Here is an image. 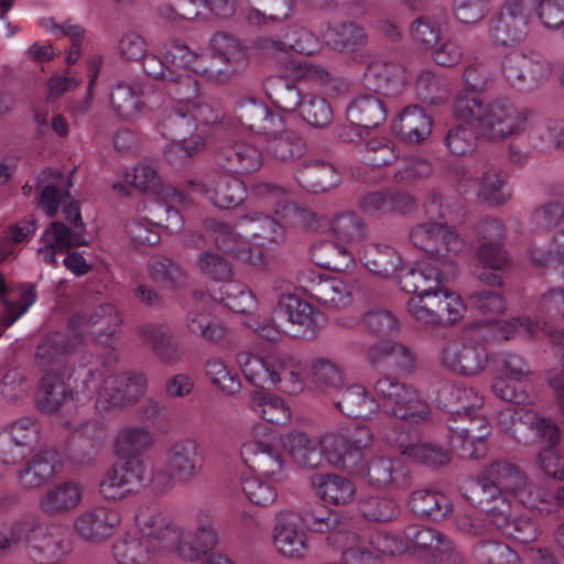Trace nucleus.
<instances>
[{
    "label": "nucleus",
    "mask_w": 564,
    "mask_h": 564,
    "mask_svg": "<svg viewBox=\"0 0 564 564\" xmlns=\"http://www.w3.org/2000/svg\"><path fill=\"white\" fill-rule=\"evenodd\" d=\"M457 120L476 124L481 134L494 141L518 137L525 131L528 112L510 100L496 98L485 102L471 90L458 91L454 101Z\"/></svg>",
    "instance_id": "nucleus-1"
},
{
    "label": "nucleus",
    "mask_w": 564,
    "mask_h": 564,
    "mask_svg": "<svg viewBox=\"0 0 564 564\" xmlns=\"http://www.w3.org/2000/svg\"><path fill=\"white\" fill-rule=\"evenodd\" d=\"M424 208L429 221L417 224L410 230L412 245L426 252L430 260H455L465 242L452 230L449 224L459 220L460 206L452 204L446 197L434 192L426 198Z\"/></svg>",
    "instance_id": "nucleus-2"
},
{
    "label": "nucleus",
    "mask_w": 564,
    "mask_h": 564,
    "mask_svg": "<svg viewBox=\"0 0 564 564\" xmlns=\"http://www.w3.org/2000/svg\"><path fill=\"white\" fill-rule=\"evenodd\" d=\"M498 423L520 443H528V431L534 436L545 440L549 445L538 455L540 468L553 479L564 481V456L556 448L560 442V429L536 412L525 410L524 408L509 406L502 410L498 415Z\"/></svg>",
    "instance_id": "nucleus-3"
},
{
    "label": "nucleus",
    "mask_w": 564,
    "mask_h": 564,
    "mask_svg": "<svg viewBox=\"0 0 564 564\" xmlns=\"http://www.w3.org/2000/svg\"><path fill=\"white\" fill-rule=\"evenodd\" d=\"M237 362L245 379L256 387L270 386L283 393L299 394L305 388L302 361L290 354L262 358L250 352H239Z\"/></svg>",
    "instance_id": "nucleus-4"
},
{
    "label": "nucleus",
    "mask_w": 564,
    "mask_h": 564,
    "mask_svg": "<svg viewBox=\"0 0 564 564\" xmlns=\"http://www.w3.org/2000/svg\"><path fill=\"white\" fill-rule=\"evenodd\" d=\"M253 193L274 207L278 219L261 213H249L238 219L239 230L252 238H262L272 242L282 241L283 227L302 220L305 210L290 202L285 191L280 186L260 183L253 187Z\"/></svg>",
    "instance_id": "nucleus-5"
},
{
    "label": "nucleus",
    "mask_w": 564,
    "mask_h": 564,
    "mask_svg": "<svg viewBox=\"0 0 564 564\" xmlns=\"http://www.w3.org/2000/svg\"><path fill=\"white\" fill-rule=\"evenodd\" d=\"M106 371L89 369L84 379L87 390L97 392L95 409L99 414L134 404L145 393L147 378L143 373L135 371L108 375L102 380V386L98 388Z\"/></svg>",
    "instance_id": "nucleus-6"
},
{
    "label": "nucleus",
    "mask_w": 564,
    "mask_h": 564,
    "mask_svg": "<svg viewBox=\"0 0 564 564\" xmlns=\"http://www.w3.org/2000/svg\"><path fill=\"white\" fill-rule=\"evenodd\" d=\"M375 391L388 415L412 423L430 419L429 403L412 386L384 376L375 383Z\"/></svg>",
    "instance_id": "nucleus-7"
},
{
    "label": "nucleus",
    "mask_w": 564,
    "mask_h": 564,
    "mask_svg": "<svg viewBox=\"0 0 564 564\" xmlns=\"http://www.w3.org/2000/svg\"><path fill=\"white\" fill-rule=\"evenodd\" d=\"M375 391L388 415L412 423L430 419L429 403L412 386L384 376L375 383Z\"/></svg>",
    "instance_id": "nucleus-8"
},
{
    "label": "nucleus",
    "mask_w": 564,
    "mask_h": 564,
    "mask_svg": "<svg viewBox=\"0 0 564 564\" xmlns=\"http://www.w3.org/2000/svg\"><path fill=\"white\" fill-rule=\"evenodd\" d=\"M111 109L123 120H134L159 109L163 93L153 84L140 78L118 80L109 95Z\"/></svg>",
    "instance_id": "nucleus-9"
},
{
    "label": "nucleus",
    "mask_w": 564,
    "mask_h": 564,
    "mask_svg": "<svg viewBox=\"0 0 564 564\" xmlns=\"http://www.w3.org/2000/svg\"><path fill=\"white\" fill-rule=\"evenodd\" d=\"M274 440L268 426L254 425L250 438L240 447V457L251 470L279 482L283 480L284 458Z\"/></svg>",
    "instance_id": "nucleus-10"
},
{
    "label": "nucleus",
    "mask_w": 564,
    "mask_h": 564,
    "mask_svg": "<svg viewBox=\"0 0 564 564\" xmlns=\"http://www.w3.org/2000/svg\"><path fill=\"white\" fill-rule=\"evenodd\" d=\"M409 314L424 325L455 323L463 317L466 306L462 297L442 285L436 290L411 296L406 303Z\"/></svg>",
    "instance_id": "nucleus-11"
},
{
    "label": "nucleus",
    "mask_w": 564,
    "mask_h": 564,
    "mask_svg": "<svg viewBox=\"0 0 564 564\" xmlns=\"http://www.w3.org/2000/svg\"><path fill=\"white\" fill-rule=\"evenodd\" d=\"M497 373L492 379L491 390L494 394L517 405L530 402V395L525 391V383L533 373L530 364L514 352H501L495 359Z\"/></svg>",
    "instance_id": "nucleus-12"
},
{
    "label": "nucleus",
    "mask_w": 564,
    "mask_h": 564,
    "mask_svg": "<svg viewBox=\"0 0 564 564\" xmlns=\"http://www.w3.org/2000/svg\"><path fill=\"white\" fill-rule=\"evenodd\" d=\"M121 323L119 310L113 304L105 303L89 313L74 314L69 318L68 328L75 334L76 343L84 344L91 338L97 344L110 346Z\"/></svg>",
    "instance_id": "nucleus-13"
},
{
    "label": "nucleus",
    "mask_w": 564,
    "mask_h": 564,
    "mask_svg": "<svg viewBox=\"0 0 564 564\" xmlns=\"http://www.w3.org/2000/svg\"><path fill=\"white\" fill-rule=\"evenodd\" d=\"M529 0H503L490 18L488 36L498 46H512L528 34L532 17Z\"/></svg>",
    "instance_id": "nucleus-14"
},
{
    "label": "nucleus",
    "mask_w": 564,
    "mask_h": 564,
    "mask_svg": "<svg viewBox=\"0 0 564 564\" xmlns=\"http://www.w3.org/2000/svg\"><path fill=\"white\" fill-rule=\"evenodd\" d=\"M23 543L33 550L42 563L62 560L70 551V542L62 527L39 517H30L22 521Z\"/></svg>",
    "instance_id": "nucleus-15"
},
{
    "label": "nucleus",
    "mask_w": 564,
    "mask_h": 564,
    "mask_svg": "<svg viewBox=\"0 0 564 564\" xmlns=\"http://www.w3.org/2000/svg\"><path fill=\"white\" fill-rule=\"evenodd\" d=\"M438 361L443 368L455 375L476 377L486 370L489 358L482 344L459 336L441 345Z\"/></svg>",
    "instance_id": "nucleus-16"
},
{
    "label": "nucleus",
    "mask_w": 564,
    "mask_h": 564,
    "mask_svg": "<svg viewBox=\"0 0 564 564\" xmlns=\"http://www.w3.org/2000/svg\"><path fill=\"white\" fill-rule=\"evenodd\" d=\"M228 223L217 219H207L205 221V230L215 246L236 258L237 260L252 265L262 271H269V260L264 257L259 247L250 246L245 231H238Z\"/></svg>",
    "instance_id": "nucleus-17"
},
{
    "label": "nucleus",
    "mask_w": 564,
    "mask_h": 564,
    "mask_svg": "<svg viewBox=\"0 0 564 564\" xmlns=\"http://www.w3.org/2000/svg\"><path fill=\"white\" fill-rule=\"evenodd\" d=\"M281 283L286 284V293L280 295L278 304L272 311L274 325L291 337L313 335L318 312L307 302L290 293V282L282 281Z\"/></svg>",
    "instance_id": "nucleus-18"
},
{
    "label": "nucleus",
    "mask_w": 564,
    "mask_h": 564,
    "mask_svg": "<svg viewBox=\"0 0 564 564\" xmlns=\"http://www.w3.org/2000/svg\"><path fill=\"white\" fill-rule=\"evenodd\" d=\"M455 274V260L433 261L426 259L412 268H399L397 279L403 292L419 296L424 292L436 290Z\"/></svg>",
    "instance_id": "nucleus-19"
},
{
    "label": "nucleus",
    "mask_w": 564,
    "mask_h": 564,
    "mask_svg": "<svg viewBox=\"0 0 564 564\" xmlns=\"http://www.w3.org/2000/svg\"><path fill=\"white\" fill-rule=\"evenodd\" d=\"M149 485L148 468L141 459H128L111 466L99 482V492L106 500L118 501Z\"/></svg>",
    "instance_id": "nucleus-20"
},
{
    "label": "nucleus",
    "mask_w": 564,
    "mask_h": 564,
    "mask_svg": "<svg viewBox=\"0 0 564 564\" xmlns=\"http://www.w3.org/2000/svg\"><path fill=\"white\" fill-rule=\"evenodd\" d=\"M175 533L176 538H171L163 550L173 551L183 561H199L217 544V532L208 512L198 514L196 530H186L177 525Z\"/></svg>",
    "instance_id": "nucleus-21"
},
{
    "label": "nucleus",
    "mask_w": 564,
    "mask_h": 564,
    "mask_svg": "<svg viewBox=\"0 0 564 564\" xmlns=\"http://www.w3.org/2000/svg\"><path fill=\"white\" fill-rule=\"evenodd\" d=\"M384 441L394 446L403 456L415 463L430 467H440L449 462L448 453L441 446L423 442L416 434L403 426H394L380 431Z\"/></svg>",
    "instance_id": "nucleus-22"
},
{
    "label": "nucleus",
    "mask_w": 564,
    "mask_h": 564,
    "mask_svg": "<svg viewBox=\"0 0 564 564\" xmlns=\"http://www.w3.org/2000/svg\"><path fill=\"white\" fill-rule=\"evenodd\" d=\"M406 551H427L447 564H464V557L453 542L433 528L411 524L403 531Z\"/></svg>",
    "instance_id": "nucleus-23"
},
{
    "label": "nucleus",
    "mask_w": 564,
    "mask_h": 564,
    "mask_svg": "<svg viewBox=\"0 0 564 564\" xmlns=\"http://www.w3.org/2000/svg\"><path fill=\"white\" fill-rule=\"evenodd\" d=\"M479 246L476 250V259L482 269L505 271L510 265V259L503 249L506 228L501 220L496 218L485 219L477 228Z\"/></svg>",
    "instance_id": "nucleus-24"
},
{
    "label": "nucleus",
    "mask_w": 564,
    "mask_h": 564,
    "mask_svg": "<svg viewBox=\"0 0 564 564\" xmlns=\"http://www.w3.org/2000/svg\"><path fill=\"white\" fill-rule=\"evenodd\" d=\"M121 523L118 509L99 505L82 511L74 521L76 533L89 542H101L112 536Z\"/></svg>",
    "instance_id": "nucleus-25"
},
{
    "label": "nucleus",
    "mask_w": 564,
    "mask_h": 564,
    "mask_svg": "<svg viewBox=\"0 0 564 564\" xmlns=\"http://www.w3.org/2000/svg\"><path fill=\"white\" fill-rule=\"evenodd\" d=\"M193 193L206 196L218 208H230L239 205L246 194L243 183L228 174H210L203 181H191Z\"/></svg>",
    "instance_id": "nucleus-26"
},
{
    "label": "nucleus",
    "mask_w": 564,
    "mask_h": 564,
    "mask_svg": "<svg viewBox=\"0 0 564 564\" xmlns=\"http://www.w3.org/2000/svg\"><path fill=\"white\" fill-rule=\"evenodd\" d=\"M165 464L176 476L177 482H191L204 468V454L199 443L192 437L174 442L166 452Z\"/></svg>",
    "instance_id": "nucleus-27"
},
{
    "label": "nucleus",
    "mask_w": 564,
    "mask_h": 564,
    "mask_svg": "<svg viewBox=\"0 0 564 564\" xmlns=\"http://www.w3.org/2000/svg\"><path fill=\"white\" fill-rule=\"evenodd\" d=\"M356 474L377 489H401L410 484L409 468L399 459L387 456L372 457L366 466L360 464Z\"/></svg>",
    "instance_id": "nucleus-28"
},
{
    "label": "nucleus",
    "mask_w": 564,
    "mask_h": 564,
    "mask_svg": "<svg viewBox=\"0 0 564 564\" xmlns=\"http://www.w3.org/2000/svg\"><path fill=\"white\" fill-rule=\"evenodd\" d=\"M436 402L441 409L449 413V423L458 416H468L470 411L481 409L484 397L474 388L456 381H442L436 391Z\"/></svg>",
    "instance_id": "nucleus-29"
},
{
    "label": "nucleus",
    "mask_w": 564,
    "mask_h": 564,
    "mask_svg": "<svg viewBox=\"0 0 564 564\" xmlns=\"http://www.w3.org/2000/svg\"><path fill=\"white\" fill-rule=\"evenodd\" d=\"M324 460L332 467L358 473L364 460V453L354 446L348 433L344 431H330L321 438Z\"/></svg>",
    "instance_id": "nucleus-30"
},
{
    "label": "nucleus",
    "mask_w": 564,
    "mask_h": 564,
    "mask_svg": "<svg viewBox=\"0 0 564 564\" xmlns=\"http://www.w3.org/2000/svg\"><path fill=\"white\" fill-rule=\"evenodd\" d=\"M134 520L137 533L158 549L163 550L171 538H176L177 525L154 502L139 506Z\"/></svg>",
    "instance_id": "nucleus-31"
},
{
    "label": "nucleus",
    "mask_w": 564,
    "mask_h": 564,
    "mask_svg": "<svg viewBox=\"0 0 564 564\" xmlns=\"http://www.w3.org/2000/svg\"><path fill=\"white\" fill-rule=\"evenodd\" d=\"M215 159L220 166L231 173L249 174L261 167L263 152L251 141L234 140L219 147Z\"/></svg>",
    "instance_id": "nucleus-32"
},
{
    "label": "nucleus",
    "mask_w": 564,
    "mask_h": 564,
    "mask_svg": "<svg viewBox=\"0 0 564 564\" xmlns=\"http://www.w3.org/2000/svg\"><path fill=\"white\" fill-rule=\"evenodd\" d=\"M84 497L83 486L74 479L48 486L37 499L39 510L48 517L65 516L75 510Z\"/></svg>",
    "instance_id": "nucleus-33"
},
{
    "label": "nucleus",
    "mask_w": 564,
    "mask_h": 564,
    "mask_svg": "<svg viewBox=\"0 0 564 564\" xmlns=\"http://www.w3.org/2000/svg\"><path fill=\"white\" fill-rule=\"evenodd\" d=\"M479 427L448 424L452 449L464 459H478L488 451L487 437L491 429L487 419H478Z\"/></svg>",
    "instance_id": "nucleus-34"
},
{
    "label": "nucleus",
    "mask_w": 564,
    "mask_h": 564,
    "mask_svg": "<svg viewBox=\"0 0 564 564\" xmlns=\"http://www.w3.org/2000/svg\"><path fill=\"white\" fill-rule=\"evenodd\" d=\"M43 246L37 254L47 264L56 265L57 253H68L76 247L86 246L87 241L83 230L67 227L65 224L54 221L42 235Z\"/></svg>",
    "instance_id": "nucleus-35"
},
{
    "label": "nucleus",
    "mask_w": 564,
    "mask_h": 564,
    "mask_svg": "<svg viewBox=\"0 0 564 564\" xmlns=\"http://www.w3.org/2000/svg\"><path fill=\"white\" fill-rule=\"evenodd\" d=\"M61 457L52 448L41 449L29 458L18 470L17 478L24 489H37L58 473Z\"/></svg>",
    "instance_id": "nucleus-36"
},
{
    "label": "nucleus",
    "mask_w": 564,
    "mask_h": 564,
    "mask_svg": "<svg viewBox=\"0 0 564 564\" xmlns=\"http://www.w3.org/2000/svg\"><path fill=\"white\" fill-rule=\"evenodd\" d=\"M236 118L248 130L263 135L281 132L285 126L282 116L272 112L264 104L254 99L239 101Z\"/></svg>",
    "instance_id": "nucleus-37"
},
{
    "label": "nucleus",
    "mask_w": 564,
    "mask_h": 564,
    "mask_svg": "<svg viewBox=\"0 0 564 564\" xmlns=\"http://www.w3.org/2000/svg\"><path fill=\"white\" fill-rule=\"evenodd\" d=\"M508 495L491 482L479 484L475 480L469 499L478 505L496 528H499L513 514Z\"/></svg>",
    "instance_id": "nucleus-38"
},
{
    "label": "nucleus",
    "mask_w": 564,
    "mask_h": 564,
    "mask_svg": "<svg viewBox=\"0 0 564 564\" xmlns=\"http://www.w3.org/2000/svg\"><path fill=\"white\" fill-rule=\"evenodd\" d=\"M161 55L171 68H188L209 79L219 80L223 72L215 69L208 64L212 58L209 55H198L180 41L172 40L165 43L161 50Z\"/></svg>",
    "instance_id": "nucleus-39"
},
{
    "label": "nucleus",
    "mask_w": 564,
    "mask_h": 564,
    "mask_svg": "<svg viewBox=\"0 0 564 564\" xmlns=\"http://www.w3.org/2000/svg\"><path fill=\"white\" fill-rule=\"evenodd\" d=\"M73 400L74 392L66 384L63 375L55 371L46 372L35 395V404L39 411L53 414Z\"/></svg>",
    "instance_id": "nucleus-40"
},
{
    "label": "nucleus",
    "mask_w": 564,
    "mask_h": 564,
    "mask_svg": "<svg viewBox=\"0 0 564 564\" xmlns=\"http://www.w3.org/2000/svg\"><path fill=\"white\" fill-rule=\"evenodd\" d=\"M332 400L340 413L354 419H367L379 408V403L371 393L358 383L349 386L345 383V387Z\"/></svg>",
    "instance_id": "nucleus-41"
},
{
    "label": "nucleus",
    "mask_w": 564,
    "mask_h": 564,
    "mask_svg": "<svg viewBox=\"0 0 564 564\" xmlns=\"http://www.w3.org/2000/svg\"><path fill=\"white\" fill-rule=\"evenodd\" d=\"M346 116L349 122L357 127L360 139L362 133H368L370 129L381 124L387 118V110L376 96L362 95L357 97L348 107Z\"/></svg>",
    "instance_id": "nucleus-42"
},
{
    "label": "nucleus",
    "mask_w": 564,
    "mask_h": 564,
    "mask_svg": "<svg viewBox=\"0 0 564 564\" xmlns=\"http://www.w3.org/2000/svg\"><path fill=\"white\" fill-rule=\"evenodd\" d=\"M528 477L517 465L508 460H495L487 465L476 481L491 482L500 487V491L511 495L514 499L527 485Z\"/></svg>",
    "instance_id": "nucleus-43"
},
{
    "label": "nucleus",
    "mask_w": 564,
    "mask_h": 564,
    "mask_svg": "<svg viewBox=\"0 0 564 564\" xmlns=\"http://www.w3.org/2000/svg\"><path fill=\"white\" fill-rule=\"evenodd\" d=\"M310 482L315 495L330 505H347L356 496V485L349 478L338 474H315Z\"/></svg>",
    "instance_id": "nucleus-44"
},
{
    "label": "nucleus",
    "mask_w": 564,
    "mask_h": 564,
    "mask_svg": "<svg viewBox=\"0 0 564 564\" xmlns=\"http://www.w3.org/2000/svg\"><path fill=\"white\" fill-rule=\"evenodd\" d=\"M432 118L419 106L405 107L393 122V130L408 144L423 142L432 132Z\"/></svg>",
    "instance_id": "nucleus-45"
},
{
    "label": "nucleus",
    "mask_w": 564,
    "mask_h": 564,
    "mask_svg": "<svg viewBox=\"0 0 564 564\" xmlns=\"http://www.w3.org/2000/svg\"><path fill=\"white\" fill-rule=\"evenodd\" d=\"M410 510L420 518L441 521L453 512L451 499L440 490L417 489L408 499Z\"/></svg>",
    "instance_id": "nucleus-46"
},
{
    "label": "nucleus",
    "mask_w": 564,
    "mask_h": 564,
    "mask_svg": "<svg viewBox=\"0 0 564 564\" xmlns=\"http://www.w3.org/2000/svg\"><path fill=\"white\" fill-rule=\"evenodd\" d=\"M138 334L153 354L165 364H176L182 359V350L173 339V333L164 324H145Z\"/></svg>",
    "instance_id": "nucleus-47"
},
{
    "label": "nucleus",
    "mask_w": 564,
    "mask_h": 564,
    "mask_svg": "<svg viewBox=\"0 0 564 564\" xmlns=\"http://www.w3.org/2000/svg\"><path fill=\"white\" fill-rule=\"evenodd\" d=\"M321 35L327 45L340 53H354L366 46L368 35L365 29L351 21L321 29Z\"/></svg>",
    "instance_id": "nucleus-48"
},
{
    "label": "nucleus",
    "mask_w": 564,
    "mask_h": 564,
    "mask_svg": "<svg viewBox=\"0 0 564 564\" xmlns=\"http://www.w3.org/2000/svg\"><path fill=\"white\" fill-rule=\"evenodd\" d=\"M308 377L316 391L329 398L337 395L346 383L341 367L323 357L311 360Z\"/></svg>",
    "instance_id": "nucleus-49"
},
{
    "label": "nucleus",
    "mask_w": 564,
    "mask_h": 564,
    "mask_svg": "<svg viewBox=\"0 0 564 564\" xmlns=\"http://www.w3.org/2000/svg\"><path fill=\"white\" fill-rule=\"evenodd\" d=\"M359 259L368 271L383 279L398 272L401 264V257L395 249L381 243L364 246Z\"/></svg>",
    "instance_id": "nucleus-50"
},
{
    "label": "nucleus",
    "mask_w": 564,
    "mask_h": 564,
    "mask_svg": "<svg viewBox=\"0 0 564 564\" xmlns=\"http://www.w3.org/2000/svg\"><path fill=\"white\" fill-rule=\"evenodd\" d=\"M295 180L307 192H326L336 185V171L323 160L304 161L295 172Z\"/></svg>",
    "instance_id": "nucleus-51"
},
{
    "label": "nucleus",
    "mask_w": 564,
    "mask_h": 564,
    "mask_svg": "<svg viewBox=\"0 0 564 564\" xmlns=\"http://www.w3.org/2000/svg\"><path fill=\"white\" fill-rule=\"evenodd\" d=\"M265 153L269 158L288 163L301 159L307 151L306 142L295 131L285 127L272 135H265Z\"/></svg>",
    "instance_id": "nucleus-52"
},
{
    "label": "nucleus",
    "mask_w": 564,
    "mask_h": 564,
    "mask_svg": "<svg viewBox=\"0 0 564 564\" xmlns=\"http://www.w3.org/2000/svg\"><path fill=\"white\" fill-rule=\"evenodd\" d=\"M82 343H76L75 334L53 333L47 335L36 348V359L42 367L59 366L65 357L73 352Z\"/></svg>",
    "instance_id": "nucleus-53"
},
{
    "label": "nucleus",
    "mask_w": 564,
    "mask_h": 564,
    "mask_svg": "<svg viewBox=\"0 0 564 564\" xmlns=\"http://www.w3.org/2000/svg\"><path fill=\"white\" fill-rule=\"evenodd\" d=\"M275 549L286 557H301L307 549L306 533L290 516H282L273 532Z\"/></svg>",
    "instance_id": "nucleus-54"
},
{
    "label": "nucleus",
    "mask_w": 564,
    "mask_h": 564,
    "mask_svg": "<svg viewBox=\"0 0 564 564\" xmlns=\"http://www.w3.org/2000/svg\"><path fill=\"white\" fill-rule=\"evenodd\" d=\"M156 549L139 533L127 532L115 541L112 553L116 564H145Z\"/></svg>",
    "instance_id": "nucleus-55"
},
{
    "label": "nucleus",
    "mask_w": 564,
    "mask_h": 564,
    "mask_svg": "<svg viewBox=\"0 0 564 564\" xmlns=\"http://www.w3.org/2000/svg\"><path fill=\"white\" fill-rule=\"evenodd\" d=\"M143 69L145 74L156 80L174 82L180 87L175 95L184 97H194L198 91L197 83L188 75L178 74L176 69L171 68L165 59L155 54H145L143 57Z\"/></svg>",
    "instance_id": "nucleus-56"
},
{
    "label": "nucleus",
    "mask_w": 564,
    "mask_h": 564,
    "mask_svg": "<svg viewBox=\"0 0 564 564\" xmlns=\"http://www.w3.org/2000/svg\"><path fill=\"white\" fill-rule=\"evenodd\" d=\"M330 545L341 550L340 564H380L378 556L355 531H340L330 538Z\"/></svg>",
    "instance_id": "nucleus-57"
},
{
    "label": "nucleus",
    "mask_w": 564,
    "mask_h": 564,
    "mask_svg": "<svg viewBox=\"0 0 564 564\" xmlns=\"http://www.w3.org/2000/svg\"><path fill=\"white\" fill-rule=\"evenodd\" d=\"M365 80L375 90H389L393 93L401 89L408 82L404 67L398 63L376 61L367 66Z\"/></svg>",
    "instance_id": "nucleus-58"
},
{
    "label": "nucleus",
    "mask_w": 564,
    "mask_h": 564,
    "mask_svg": "<svg viewBox=\"0 0 564 564\" xmlns=\"http://www.w3.org/2000/svg\"><path fill=\"white\" fill-rule=\"evenodd\" d=\"M172 108L166 109L159 122V129L166 139L184 138L195 130L193 117H191L189 104L185 102L184 95ZM191 97H187L189 99Z\"/></svg>",
    "instance_id": "nucleus-59"
},
{
    "label": "nucleus",
    "mask_w": 564,
    "mask_h": 564,
    "mask_svg": "<svg viewBox=\"0 0 564 564\" xmlns=\"http://www.w3.org/2000/svg\"><path fill=\"white\" fill-rule=\"evenodd\" d=\"M473 182L477 185L478 197L490 204L501 205L511 197L510 193L505 191L507 175L499 167L484 165L481 176L476 177Z\"/></svg>",
    "instance_id": "nucleus-60"
},
{
    "label": "nucleus",
    "mask_w": 564,
    "mask_h": 564,
    "mask_svg": "<svg viewBox=\"0 0 564 564\" xmlns=\"http://www.w3.org/2000/svg\"><path fill=\"white\" fill-rule=\"evenodd\" d=\"M153 444L154 436L149 429L128 426L118 432L115 448L119 456L137 459V456L149 449Z\"/></svg>",
    "instance_id": "nucleus-61"
},
{
    "label": "nucleus",
    "mask_w": 564,
    "mask_h": 564,
    "mask_svg": "<svg viewBox=\"0 0 564 564\" xmlns=\"http://www.w3.org/2000/svg\"><path fill=\"white\" fill-rule=\"evenodd\" d=\"M147 268L150 279L162 286L178 290L187 284L185 271L170 258L153 256Z\"/></svg>",
    "instance_id": "nucleus-62"
},
{
    "label": "nucleus",
    "mask_w": 564,
    "mask_h": 564,
    "mask_svg": "<svg viewBox=\"0 0 564 564\" xmlns=\"http://www.w3.org/2000/svg\"><path fill=\"white\" fill-rule=\"evenodd\" d=\"M249 408L258 416L275 425H284L291 419V411L284 401L276 395L257 391L251 394Z\"/></svg>",
    "instance_id": "nucleus-63"
},
{
    "label": "nucleus",
    "mask_w": 564,
    "mask_h": 564,
    "mask_svg": "<svg viewBox=\"0 0 564 564\" xmlns=\"http://www.w3.org/2000/svg\"><path fill=\"white\" fill-rule=\"evenodd\" d=\"M286 446H289L291 455L301 466L316 468L321 466L324 459L321 441L316 442L305 433H290Z\"/></svg>",
    "instance_id": "nucleus-64"
}]
</instances>
